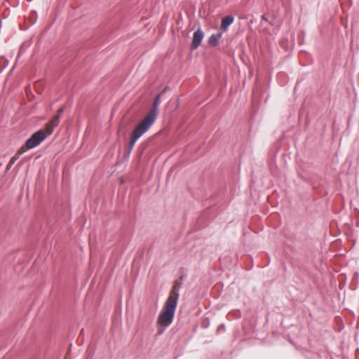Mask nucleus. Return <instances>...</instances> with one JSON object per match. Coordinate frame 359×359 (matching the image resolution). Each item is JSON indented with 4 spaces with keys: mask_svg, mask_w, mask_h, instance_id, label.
Here are the masks:
<instances>
[{
    "mask_svg": "<svg viewBox=\"0 0 359 359\" xmlns=\"http://www.w3.org/2000/svg\"><path fill=\"white\" fill-rule=\"evenodd\" d=\"M177 306L175 302L171 303L165 301L157 320V333L158 335L162 334L172 323Z\"/></svg>",
    "mask_w": 359,
    "mask_h": 359,
    "instance_id": "obj_1",
    "label": "nucleus"
},
{
    "mask_svg": "<svg viewBox=\"0 0 359 359\" xmlns=\"http://www.w3.org/2000/svg\"><path fill=\"white\" fill-rule=\"evenodd\" d=\"M155 119L146 115L144 118L135 126L131 133V137L134 139L138 140L142 135H143L155 122Z\"/></svg>",
    "mask_w": 359,
    "mask_h": 359,
    "instance_id": "obj_2",
    "label": "nucleus"
},
{
    "mask_svg": "<svg viewBox=\"0 0 359 359\" xmlns=\"http://www.w3.org/2000/svg\"><path fill=\"white\" fill-rule=\"evenodd\" d=\"M46 137L47 135L45 132L42 130H39L32 134L22 147L25 151L28 149H33L42 142Z\"/></svg>",
    "mask_w": 359,
    "mask_h": 359,
    "instance_id": "obj_3",
    "label": "nucleus"
},
{
    "mask_svg": "<svg viewBox=\"0 0 359 359\" xmlns=\"http://www.w3.org/2000/svg\"><path fill=\"white\" fill-rule=\"evenodd\" d=\"M183 276L180 277V280H176L172 285L170 295L166 299L167 302L173 303L175 302L177 305L178 299L180 297V290L182 286Z\"/></svg>",
    "mask_w": 359,
    "mask_h": 359,
    "instance_id": "obj_4",
    "label": "nucleus"
},
{
    "mask_svg": "<svg viewBox=\"0 0 359 359\" xmlns=\"http://www.w3.org/2000/svg\"><path fill=\"white\" fill-rule=\"evenodd\" d=\"M168 88H165L162 91H161L158 95H156L154 100L152 104V107L149 110V111L147 114V115L153 118L154 119H156L158 114V109L161 104V96L165 93Z\"/></svg>",
    "mask_w": 359,
    "mask_h": 359,
    "instance_id": "obj_5",
    "label": "nucleus"
},
{
    "mask_svg": "<svg viewBox=\"0 0 359 359\" xmlns=\"http://www.w3.org/2000/svg\"><path fill=\"white\" fill-rule=\"evenodd\" d=\"M204 37L203 32L199 28L194 32L192 42L191 44V50H194L198 48Z\"/></svg>",
    "mask_w": 359,
    "mask_h": 359,
    "instance_id": "obj_6",
    "label": "nucleus"
},
{
    "mask_svg": "<svg viewBox=\"0 0 359 359\" xmlns=\"http://www.w3.org/2000/svg\"><path fill=\"white\" fill-rule=\"evenodd\" d=\"M234 18L232 15L225 16L222 19L221 29L225 32L228 27L233 22Z\"/></svg>",
    "mask_w": 359,
    "mask_h": 359,
    "instance_id": "obj_7",
    "label": "nucleus"
},
{
    "mask_svg": "<svg viewBox=\"0 0 359 359\" xmlns=\"http://www.w3.org/2000/svg\"><path fill=\"white\" fill-rule=\"evenodd\" d=\"M222 36V33L212 34L208 39V43L210 46H216L218 44L219 40Z\"/></svg>",
    "mask_w": 359,
    "mask_h": 359,
    "instance_id": "obj_8",
    "label": "nucleus"
},
{
    "mask_svg": "<svg viewBox=\"0 0 359 359\" xmlns=\"http://www.w3.org/2000/svg\"><path fill=\"white\" fill-rule=\"evenodd\" d=\"M137 141V140L134 139L133 137L130 136L128 147L126 151H125V156L126 157H129V156L133 149V147Z\"/></svg>",
    "mask_w": 359,
    "mask_h": 359,
    "instance_id": "obj_9",
    "label": "nucleus"
},
{
    "mask_svg": "<svg viewBox=\"0 0 359 359\" xmlns=\"http://www.w3.org/2000/svg\"><path fill=\"white\" fill-rule=\"evenodd\" d=\"M24 152H25V149L22 147L20 148L16 154L11 158L10 161L11 164H14Z\"/></svg>",
    "mask_w": 359,
    "mask_h": 359,
    "instance_id": "obj_10",
    "label": "nucleus"
},
{
    "mask_svg": "<svg viewBox=\"0 0 359 359\" xmlns=\"http://www.w3.org/2000/svg\"><path fill=\"white\" fill-rule=\"evenodd\" d=\"M60 118L59 116H55L50 121L48 122L52 126L56 127L59 125Z\"/></svg>",
    "mask_w": 359,
    "mask_h": 359,
    "instance_id": "obj_11",
    "label": "nucleus"
},
{
    "mask_svg": "<svg viewBox=\"0 0 359 359\" xmlns=\"http://www.w3.org/2000/svg\"><path fill=\"white\" fill-rule=\"evenodd\" d=\"M55 127L52 126L50 123H47L46 125V130H47V133L48 135H50L52 134V133L53 132V129H54Z\"/></svg>",
    "mask_w": 359,
    "mask_h": 359,
    "instance_id": "obj_12",
    "label": "nucleus"
},
{
    "mask_svg": "<svg viewBox=\"0 0 359 359\" xmlns=\"http://www.w3.org/2000/svg\"><path fill=\"white\" fill-rule=\"evenodd\" d=\"M65 111V107H60L57 111V114L56 116H59V118H60L61 115Z\"/></svg>",
    "mask_w": 359,
    "mask_h": 359,
    "instance_id": "obj_13",
    "label": "nucleus"
},
{
    "mask_svg": "<svg viewBox=\"0 0 359 359\" xmlns=\"http://www.w3.org/2000/svg\"><path fill=\"white\" fill-rule=\"evenodd\" d=\"M13 164H11V162L9 161L8 164L6 166V170H9L11 169V168L12 167Z\"/></svg>",
    "mask_w": 359,
    "mask_h": 359,
    "instance_id": "obj_14",
    "label": "nucleus"
},
{
    "mask_svg": "<svg viewBox=\"0 0 359 359\" xmlns=\"http://www.w3.org/2000/svg\"><path fill=\"white\" fill-rule=\"evenodd\" d=\"M262 20H267V19L264 16H262Z\"/></svg>",
    "mask_w": 359,
    "mask_h": 359,
    "instance_id": "obj_15",
    "label": "nucleus"
},
{
    "mask_svg": "<svg viewBox=\"0 0 359 359\" xmlns=\"http://www.w3.org/2000/svg\"><path fill=\"white\" fill-rule=\"evenodd\" d=\"M220 327H221V329H223V327H224V325H221Z\"/></svg>",
    "mask_w": 359,
    "mask_h": 359,
    "instance_id": "obj_16",
    "label": "nucleus"
},
{
    "mask_svg": "<svg viewBox=\"0 0 359 359\" xmlns=\"http://www.w3.org/2000/svg\"><path fill=\"white\" fill-rule=\"evenodd\" d=\"M220 327H221V329H223V327H224V325H221Z\"/></svg>",
    "mask_w": 359,
    "mask_h": 359,
    "instance_id": "obj_17",
    "label": "nucleus"
}]
</instances>
